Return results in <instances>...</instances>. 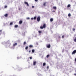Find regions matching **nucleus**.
Masks as SVG:
<instances>
[{
	"label": "nucleus",
	"mask_w": 76,
	"mask_h": 76,
	"mask_svg": "<svg viewBox=\"0 0 76 76\" xmlns=\"http://www.w3.org/2000/svg\"><path fill=\"white\" fill-rule=\"evenodd\" d=\"M46 27V24H43V26H40V29H42L43 28H45Z\"/></svg>",
	"instance_id": "f257e3e1"
},
{
	"label": "nucleus",
	"mask_w": 76,
	"mask_h": 76,
	"mask_svg": "<svg viewBox=\"0 0 76 76\" xmlns=\"http://www.w3.org/2000/svg\"><path fill=\"white\" fill-rule=\"evenodd\" d=\"M40 17L39 16L37 17V20L38 22H39V21H40Z\"/></svg>",
	"instance_id": "f03ea898"
},
{
	"label": "nucleus",
	"mask_w": 76,
	"mask_h": 76,
	"mask_svg": "<svg viewBox=\"0 0 76 76\" xmlns=\"http://www.w3.org/2000/svg\"><path fill=\"white\" fill-rule=\"evenodd\" d=\"M46 47H47L48 48H50L51 47V45H50V44L47 45H46Z\"/></svg>",
	"instance_id": "7ed1b4c3"
},
{
	"label": "nucleus",
	"mask_w": 76,
	"mask_h": 76,
	"mask_svg": "<svg viewBox=\"0 0 76 76\" xmlns=\"http://www.w3.org/2000/svg\"><path fill=\"white\" fill-rule=\"evenodd\" d=\"M76 50H74L72 53V54H76Z\"/></svg>",
	"instance_id": "20e7f679"
},
{
	"label": "nucleus",
	"mask_w": 76,
	"mask_h": 76,
	"mask_svg": "<svg viewBox=\"0 0 76 76\" xmlns=\"http://www.w3.org/2000/svg\"><path fill=\"white\" fill-rule=\"evenodd\" d=\"M36 63H37V62L36 61H34L33 62V65L34 66H35L36 65Z\"/></svg>",
	"instance_id": "39448f33"
},
{
	"label": "nucleus",
	"mask_w": 76,
	"mask_h": 76,
	"mask_svg": "<svg viewBox=\"0 0 76 76\" xmlns=\"http://www.w3.org/2000/svg\"><path fill=\"white\" fill-rule=\"evenodd\" d=\"M4 16L5 17H6V18H7V17L8 16V14H5Z\"/></svg>",
	"instance_id": "423d86ee"
},
{
	"label": "nucleus",
	"mask_w": 76,
	"mask_h": 76,
	"mask_svg": "<svg viewBox=\"0 0 76 76\" xmlns=\"http://www.w3.org/2000/svg\"><path fill=\"white\" fill-rule=\"evenodd\" d=\"M23 23V21L22 20H21L19 21V24H22V23Z\"/></svg>",
	"instance_id": "0eeeda50"
},
{
	"label": "nucleus",
	"mask_w": 76,
	"mask_h": 76,
	"mask_svg": "<svg viewBox=\"0 0 76 76\" xmlns=\"http://www.w3.org/2000/svg\"><path fill=\"white\" fill-rule=\"evenodd\" d=\"M17 44L16 43H15L13 45V47H15L16 45H17Z\"/></svg>",
	"instance_id": "6e6552de"
},
{
	"label": "nucleus",
	"mask_w": 76,
	"mask_h": 76,
	"mask_svg": "<svg viewBox=\"0 0 76 76\" xmlns=\"http://www.w3.org/2000/svg\"><path fill=\"white\" fill-rule=\"evenodd\" d=\"M29 47L30 48H33V45H30L29 46Z\"/></svg>",
	"instance_id": "1a4fd4ad"
},
{
	"label": "nucleus",
	"mask_w": 76,
	"mask_h": 76,
	"mask_svg": "<svg viewBox=\"0 0 76 76\" xmlns=\"http://www.w3.org/2000/svg\"><path fill=\"white\" fill-rule=\"evenodd\" d=\"M25 3L26 4H27L28 6H29V4H28V3L27 2H25Z\"/></svg>",
	"instance_id": "9d476101"
},
{
	"label": "nucleus",
	"mask_w": 76,
	"mask_h": 76,
	"mask_svg": "<svg viewBox=\"0 0 76 76\" xmlns=\"http://www.w3.org/2000/svg\"><path fill=\"white\" fill-rule=\"evenodd\" d=\"M53 9H54L55 10H56V9H57V7H53Z\"/></svg>",
	"instance_id": "9b49d317"
},
{
	"label": "nucleus",
	"mask_w": 76,
	"mask_h": 76,
	"mask_svg": "<svg viewBox=\"0 0 76 76\" xmlns=\"http://www.w3.org/2000/svg\"><path fill=\"white\" fill-rule=\"evenodd\" d=\"M15 28H17L18 27V25H15L14 26Z\"/></svg>",
	"instance_id": "f8f14e48"
},
{
	"label": "nucleus",
	"mask_w": 76,
	"mask_h": 76,
	"mask_svg": "<svg viewBox=\"0 0 76 76\" xmlns=\"http://www.w3.org/2000/svg\"><path fill=\"white\" fill-rule=\"evenodd\" d=\"M50 22H53V19L51 18L50 19Z\"/></svg>",
	"instance_id": "ddd939ff"
},
{
	"label": "nucleus",
	"mask_w": 76,
	"mask_h": 76,
	"mask_svg": "<svg viewBox=\"0 0 76 76\" xmlns=\"http://www.w3.org/2000/svg\"><path fill=\"white\" fill-rule=\"evenodd\" d=\"M45 65H46V64H45V63H44L43 64V66H45Z\"/></svg>",
	"instance_id": "4468645a"
},
{
	"label": "nucleus",
	"mask_w": 76,
	"mask_h": 76,
	"mask_svg": "<svg viewBox=\"0 0 76 76\" xmlns=\"http://www.w3.org/2000/svg\"><path fill=\"white\" fill-rule=\"evenodd\" d=\"M70 6H71L70 4H69L67 6V7H70Z\"/></svg>",
	"instance_id": "2eb2a0df"
},
{
	"label": "nucleus",
	"mask_w": 76,
	"mask_h": 76,
	"mask_svg": "<svg viewBox=\"0 0 76 76\" xmlns=\"http://www.w3.org/2000/svg\"><path fill=\"white\" fill-rule=\"evenodd\" d=\"M32 53H34L35 52V50L34 49H33L32 50Z\"/></svg>",
	"instance_id": "dca6fc26"
},
{
	"label": "nucleus",
	"mask_w": 76,
	"mask_h": 76,
	"mask_svg": "<svg viewBox=\"0 0 76 76\" xmlns=\"http://www.w3.org/2000/svg\"><path fill=\"white\" fill-rule=\"evenodd\" d=\"M49 57H50V55H48L46 56V57H47V58H48Z\"/></svg>",
	"instance_id": "f3484780"
},
{
	"label": "nucleus",
	"mask_w": 76,
	"mask_h": 76,
	"mask_svg": "<svg viewBox=\"0 0 76 76\" xmlns=\"http://www.w3.org/2000/svg\"><path fill=\"white\" fill-rule=\"evenodd\" d=\"M28 49V46H26V48H25V49L26 50H27Z\"/></svg>",
	"instance_id": "a211bd4d"
},
{
	"label": "nucleus",
	"mask_w": 76,
	"mask_h": 76,
	"mask_svg": "<svg viewBox=\"0 0 76 76\" xmlns=\"http://www.w3.org/2000/svg\"><path fill=\"white\" fill-rule=\"evenodd\" d=\"M68 16H69V17H70V16H71V14H70V13H69L68 14Z\"/></svg>",
	"instance_id": "6ab92c4d"
},
{
	"label": "nucleus",
	"mask_w": 76,
	"mask_h": 76,
	"mask_svg": "<svg viewBox=\"0 0 76 76\" xmlns=\"http://www.w3.org/2000/svg\"><path fill=\"white\" fill-rule=\"evenodd\" d=\"M38 32L39 33V34H41L42 33V31H39Z\"/></svg>",
	"instance_id": "aec40b11"
},
{
	"label": "nucleus",
	"mask_w": 76,
	"mask_h": 76,
	"mask_svg": "<svg viewBox=\"0 0 76 76\" xmlns=\"http://www.w3.org/2000/svg\"><path fill=\"white\" fill-rule=\"evenodd\" d=\"M34 19V20H35V19H37V17H35L34 18H33Z\"/></svg>",
	"instance_id": "412c9836"
},
{
	"label": "nucleus",
	"mask_w": 76,
	"mask_h": 76,
	"mask_svg": "<svg viewBox=\"0 0 76 76\" xmlns=\"http://www.w3.org/2000/svg\"><path fill=\"white\" fill-rule=\"evenodd\" d=\"M45 4H46V2H45L44 4H43V6H45Z\"/></svg>",
	"instance_id": "4be33fe9"
},
{
	"label": "nucleus",
	"mask_w": 76,
	"mask_h": 76,
	"mask_svg": "<svg viewBox=\"0 0 76 76\" xmlns=\"http://www.w3.org/2000/svg\"><path fill=\"white\" fill-rule=\"evenodd\" d=\"M23 44L24 45H25V44H26V42H24Z\"/></svg>",
	"instance_id": "5701e85b"
},
{
	"label": "nucleus",
	"mask_w": 76,
	"mask_h": 76,
	"mask_svg": "<svg viewBox=\"0 0 76 76\" xmlns=\"http://www.w3.org/2000/svg\"><path fill=\"white\" fill-rule=\"evenodd\" d=\"M13 24V22H11L10 23V25H12Z\"/></svg>",
	"instance_id": "b1692460"
},
{
	"label": "nucleus",
	"mask_w": 76,
	"mask_h": 76,
	"mask_svg": "<svg viewBox=\"0 0 76 76\" xmlns=\"http://www.w3.org/2000/svg\"><path fill=\"white\" fill-rule=\"evenodd\" d=\"M74 41L75 42H76V38L75 37V38L74 40Z\"/></svg>",
	"instance_id": "393cba45"
},
{
	"label": "nucleus",
	"mask_w": 76,
	"mask_h": 76,
	"mask_svg": "<svg viewBox=\"0 0 76 76\" xmlns=\"http://www.w3.org/2000/svg\"><path fill=\"white\" fill-rule=\"evenodd\" d=\"M29 58L30 60H31L32 58V57H29Z\"/></svg>",
	"instance_id": "a878e982"
},
{
	"label": "nucleus",
	"mask_w": 76,
	"mask_h": 76,
	"mask_svg": "<svg viewBox=\"0 0 76 76\" xmlns=\"http://www.w3.org/2000/svg\"><path fill=\"white\" fill-rule=\"evenodd\" d=\"M64 38V36L63 35L62 36V38Z\"/></svg>",
	"instance_id": "bb28decb"
},
{
	"label": "nucleus",
	"mask_w": 76,
	"mask_h": 76,
	"mask_svg": "<svg viewBox=\"0 0 76 76\" xmlns=\"http://www.w3.org/2000/svg\"><path fill=\"white\" fill-rule=\"evenodd\" d=\"M30 18H29V17H28L27 18V19H30Z\"/></svg>",
	"instance_id": "cd10ccee"
},
{
	"label": "nucleus",
	"mask_w": 76,
	"mask_h": 76,
	"mask_svg": "<svg viewBox=\"0 0 76 76\" xmlns=\"http://www.w3.org/2000/svg\"><path fill=\"white\" fill-rule=\"evenodd\" d=\"M49 68V66H47V69H48Z\"/></svg>",
	"instance_id": "c85d7f7f"
},
{
	"label": "nucleus",
	"mask_w": 76,
	"mask_h": 76,
	"mask_svg": "<svg viewBox=\"0 0 76 76\" xmlns=\"http://www.w3.org/2000/svg\"><path fill=\"white\" fill-rule=\"evenodd\" d=\"M7 6H5V7H4V8H6L7 7Z\"/></svg>",
	"instance_id": "c756f323"
},
{
	"label": "nucleus",
	"mask_w": 76,
	"mask_h": 76,
	"mask_svg": "<svg viewBox=\"0 0 76 76\" xmlns=\"http://www.w3.org/2000/svg\"><path fill=\"white\" fill-rule=\"evenodd\" d=\"M75 31V28H73V31Z\"/></svg>",
	"instance_id": "7c9ffc66"
},
{
	"label": "nucleus",
	"mask_w": 76,
	"mask_h": 76,
	"mask_svg": "<svg viewBox=\"0 0 76 76\" xmlns=\"http://www.w3.org/2000/svg\"><path fill=\"white\" fill-rule=\"evenodd\" d=\"M31 50H29V53H31Z\"/></svg>",
	"instance_id": "2f4dec72"
},
{
	"label": "nucleus",
	"mask_w": 76,
	"mask_h": 76,
	"mask_svg": "<svg viewBox=\"0 0 76 76\" xmlns=\"http://www.w3.org/2000/svg\"><path fill=\"white\" fill-rule=\"evenodd\" d=\"M35 0L36 1V2H37V1H38V0Z\"/></svg>",
	"instance_id": "473e14b6"
},
{
	"label": "nucleus",
	"mask_w": 76,
	"mask_h": 76,
	"mask_svg": "<svg viewBox=\"0 0 76 76\" xmlns=\"http://www.w3.org/2000/svg\"><path fill=\"white\" fill-rule=\"evenodd\" d=\"M31 20H33V18H31Z\"/></svg>",
	"instance_id": "72a5a7b5"
},
{
	"label": "nucleus",
	"mask_w": 76,
	"mask_h": 76,
	"mask_svg": "<svg viewBox=\"0 0 76 76\" xmlns=\"http://www.w3.org/2000/svg\"><path fill=\"white\" fill-rule=\"evenodd\" d=\"M32 8H34V6H32Z\"/></svg>",
	"instance_id": "f704fd0d"
},
{
	"label": "nucleus",
	"mask_w": 76,
	"mask_h": 76,
	"mask_svg": "<svg viewBox=\"0 0 76 76\" xmlns=\"http://www.w3.org/2000/svg\"><path fill=\"white\" fill-rule=\"evenodd\" d=\"M74 75L75 76H76V73L74 74Z\"/></svg>",
	"instance_id": "c9c22d12"
},
{
	"label": "nucleus",
	"mask_w": 76,
	"mask_h": 76,
	"mask_svg": "<svg viewBox=\"0 0 76 76\" xmlns=\"http://www.w3.org/2000/svg\"><path fill=\"white\" fill-rule=\"evenodd\" d=\"M75 61H76V58L75 59Z\"/></svg>",
	"instance_id": "e433bc0d"
},
{
	"label": "nucleus",
	"mask_w": 76,
	"mask_h": 76,
	"mask_svg": "<svg viewBox=\"0 0 76 76\" xmlns=\"http://www.w3.org/2000/svg\"><path fill=\"white\" fill-rule=\"evenodd\" d=\"M2 31L1 30H0V32H1Z\"/></svg>",
	"instance_id": "4c0bfd02"
},
{
	"label": "nucleus",
	"mask_w": 76,
	"mask_h": 76,
	"mask_svg": "<svg viewBox=\"0 0 76 76\" xmlns=\"http://www.w3.org/2000/svg\"><path fill=\"white\" fill-rule=\"evenodd\" d=\"M17 59H19V57H17Z\"/></svg>",
	"instance_id": "58836bf2"
},
{
	"label": "nucleus",
	"mask_w": 76,
	"mask_h": 76,
	"mask_svg": "<svg viewBox=\"0 0 76 76\" xmlns=\"http://www.w3.org/2000/svg\"><path fill=\"white\" fill-rule=\"evenodd\" d=\"M53 12H54V11Z\"/></svg>",
	"instance_id": "ea45409f"
},
{
	"label": "nucleus",
	"mask_w": 76,
	"mask_h": 76,
	"mask_svg": "<svg viewBox=\"0 0 76 76\" xmlns=\"http://www.w3.org/2000/svg\"><path fill=\"white\" fill-rule=\"evenodd\" d=\"M53 12H54V11Z\"/></svg>",
	"instance_id": "a19ab883"
}]
</instances>
